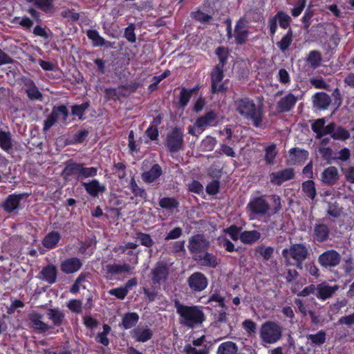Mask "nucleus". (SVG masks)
Instances as JSON below:
<instances>
[{
  "instance_id": "nucleus-47",
  "label": "nucleus",
  "mask_w": 354,
  "mask_h": 354,
  "mask_svg": "<svg viewBox=\"0 0 354 354\" xmlns=\"http://www.w3.org/2000/svg\"><path fill=\"white\" fill-rule=\"evenodd\" d=\"M277 154L276 145H272L266 148L265 160L269 165H273L274 158Z\"/></svg>"
},
{
  "instance_id": "nucleus-1",
  "label": "nucleus",
  "mask_w": 354,
  "mask_h": 354,
  "mask_svg": "<svg viewBox=\"0 0 354 354\" xmlns=\"http://www.w3.org/2000/svg\"><path fill=\"white\" fill-rule=\"evenodd\" d=\"M174 307L179 315V323L187 328H194L205 321V314L201 306H186L175 300Z\"/></svg>"
},
{
  "instance_id": "nucleus-16",
  "label": "nucleus",
  "mask_w": 354,
  "mask_h": 354,
  "mask_svg": "<svg viewBox=\"0 0 354 354\" xmlns=\"http://www.w3.org/2000/svg\"><path fill=\"white\" fill-rule=\"evenodd\" d=\"M297 100V97L292 93H288L281 97L277 104L278 111L281 113L290 111L295 106Z\"/></svg>"
},
{
  "instance_id": "nucleus-34",
  "label": "nucleus",
  "mask_w": 354,
  "mask_h": 354,
  "mask_svg": "<svg viewBox=\"0 0 354 354\" xmlns=\"http://www.w3.org/2000/svg\"><path fill=\"white\" fill-rule=\"evenodd\" d=\"M60 239V234L57 232L48 233L44 239L42 243L44 247L51 249L55 248Z\"/></svg>"
},
{
  "instance_id": "nucleus-48",
  "label": "nucleus",
  "mask_w": 354,
  "mask_h": 354,
  "mask_svg": "<svg viewBox=\"0 0 354 354\" xmlns=\"http://www.w3.org/2000/svg\"><path fill=\"white\" fill-rule=\"evenodd\" d=\"M130 188L135 196H139L143 199H146L147 194L143 188L140 187L133 178L130 182Z\"/></svg>"
},
{
  "instance_id": "nucleus-38",
  "label": "nucleus",
  "mask_w": 354,
  "mask_h": 354,
  "mask_svg": "<svg viewBox=\"0 0 354 354\" xmlns=\"http://www.w3.org/2000/svg\"><path fill=\"white\" fill-rule=\"evenodd\" d=\"M159 205L163 209L172 212L178 207L179 203L174 198L164 197L159 200Z\"/></svg>"
},
{
  "instance_id": "nucleus-17",
  "label": "nucleus",
  "mask_w": 354,
  "mask_h": 354,
  "mask_svg": "<svg viewBox=\"0 0 354 354\" xmlns=\"http://www.w3.org/2000/svg\"><path fill=\"white\" fill-rule=\"evenodd\" d=\"M82 266L80 260L77 257L67 259L62 262L61 270L66 274H71L79 270Z\"/></svg>"
},
{
  "instance_id": "nucleus-37",
  "label": "nucleus",
  "mask_w": 354,
  "mask_h": 354,
  "mask_svg": "<svg viewBox=\"0 0 354 354\" xmlns=\"http://www.w3.org/2000/svg\"><path fill=\"white\" fill-rule=\"evenodd\" d=\"M87 36L93 41L95 46H102L104 45H106L109 47L111 46V42L106 41L95 30H88L87 32Z\"/></svg>"
},
{
  "instance_id": "nucleus-54",
  "label": "nucleus",
  "mask_w": 354,
  "mask_h": 354,
  "mask_svg": "<svg viewBox=\"0 0 354 354\" xmlns=\"http://www.w3.org/2000/svg\"><path fill=\"white\" fill-rule=\"evenodd\" d=\"M216 144V140L214 138L207 136L201 143V148L205 151H212Z\"/></svg>"
},
{
  "instance_id": "nucleus-32",
  "label": "nucleus",
  "mask_w": 354,
  "mask_h": 354,
  "mask_svg": "<svg viewBox=\"0 0 354 354\" xmlns=\"http://www.w3.org/2000/svg\"><path fill=\"white\" fill-rule=\"evenodd\" d=\"M261 237V233L257 230L244 231L240 234L239 239L245 244H252Z\"/></svg>"
},
{
  "instance_id": "nucleus-60",
  "label": "nucleus",
  "mask_w": 354,
  "mask_h": 354,
  "mask_svg": "<svg viewBox=\"0 0 354 354\" xmlns=\"http://www.w3.org/2000/svg\"><path fill=\"white\" fill-rule=\"evenodd\" d=\"M67 306L72 312L80 313L82 312V302L78 299H73L68 302Z\"/></svg>"
},
{
  "instance_id": "nucleus-63",
  "label": "nucleus",
  "mask_w": 354,
  "mask_h": 354,
  "mask_svg": "<svg viewBox=\"0 0 354 354\" xmlns=\"http://www.w3.org/2000/svg\"><path fill=\"white\" fill-rule=\"evenodd\" d=\"M342 171L343 172L346 180L352 184H354V167L349 166L348 168H342Z\"/></svg>"
},
{
  "instance_id": "nucleus-36",
  "label": "nucleus",
  "mask_w": 354,
  "mask_h": 354,
  "mask_svg": "<svg viewBox=\"0 0 354 354\" xmlns=\"http://www.w3.org/2000/svg\"><path fill=\"white\" fill-rule=\"evenodd\" d=\"M0 147L6 151H9L12 147L11 133L9 131L0 130Z\"/></svg>"
},
{
  "instance_id": "nucleus-41",
  "label": "nucleus",
  "mask_w": 354,
  "mask_h": 354,
  "mask_svg": "<svg viewBox=\"0 0 354 354\" xmlns=\"http://www.w3.org/2000/svg\"><path fill=\"white\" fill-rule=\"evenodd\" d=\"M236 351L237 346L235 343L226 342L218 346L217 354H235Z\"/></svg>"
},
{
  "instance_id": "nucleus-12",
  "label": "nucleus",
  "mask_w": 354,
  "mask_h": 354,
  "mask_svg": "<svg viewBox=\"0 0 354 354\" xmlns=\"http://www.w3.org/2000/svg\"><path fill=\"white\" fill-rule=\"evenodd\" d=\"M295 178V170L293 168H286L283 170L272 172L270 175V181L275 185H281L287 180Z\"/></svg>"
},
{
  "instance_id": "nucleus-51",
  "label": "nucleus",
  "mask_w": 354,
  "mask_h": 354,
  "mask_svg": "<svg viewBox=\"0 0 354 354\" xmlns=\"http://www.w3.org/2000/svg\"><path fill=\"white\" fill-rule=\"evenodd\" d=\"M137 239L140 241L142 245L147 248H151L154 245V241L149 234L141 232H138Z\"/></svg>"
},
{
  "instance_id": "nucleus-22",
  "label": "nucleus",
  "mask_w": 354,
  "mask_h": 354,
  "mask_svg": "<svg viewBox=\"0 0 354 354\" xmlns=\"http://www.w3.org/2000/svg\"><path fill=\"white\" fill-rule=\"evenodd\" d=\"M43 315L33 313L29 316L32 326L39 333H45L51 328V326L42 321Z\"/></svg>"
},
{
  "instance_id": "nucleus-57",
  "label": "nucleus",
  "mask_w": 354,
  "mask_h": 354,
  "mask_svg": "<svg viewBox=\"0 0 354 354\" xmlns=\"http://www.w3.org/2000/svg\"><path fill=\"white\" fill-rule=\"evenodd\" d=\"M88 106V103H83L80 105H75L72 106V114L78 116V118L81 119Z\"/></svg>"
},
{
  "instance_id": "nucleus-23",
  "label": "nucleus",
  "mask_w": 354,
  "mask_h": 354,
  "mask_svg": "<svg viewBox=\"0 0 354 354\" xmlns=\"http://www.w3.org/2000/svg\"><path fill=\"white\" fill-rule=\"evenodd\" d=\"M308 156V152L304 149L293 148L290 150V159L288 161L290 165L301 164Z\"/></svg>"
},
{
  "instance_id": "nucleus-15",
  "label": "nucleus",
  "mask_w": 354,
  "mask_h": 354,
  "mask_svg": "<svg viewBox=\"0 0 354 354\" xmlns=\"http://www.w3.org/2000/svg\"><path fill=\"white\" fill-rule=\"evenodd\" d=\"M339 178V171L337 167L330 166L326 168L321 174V180L327 185H334Z\"/></svg>"
},
{
  "instance_id": "nucleus-61",
  "label": "nucleus",
  "mask_w": 354,
  "mask_h": 354,
  "mask_svg": "<svg viewBox=\"0 0 354 354\" xmlns=\"http://www.w3.org/2000/svg\"><path fill=\"white\" fill-rule=\"evenodd\" d=\"M351 151L348 148H344L337 152V156L333 158L334 160H339L342 161H347L350 159Z\"/></svg>"
},
{
  "instance_id": "nucleus-2",
  "label": "nucleus",
  "mask_w": 354,
  "mask_h": 354,
  "mask_svg": "<svg viewBox=\"0 0 354 354\" xmlns=\"http://www.w3.org/2000/svg\"><path fill=\"white\" fill-rule=\"evenodd\" d=\"M234 107L241 116L248 120H251L256 127L261 125L263 111L253 100L247 97L238 98L234 101Z\"/></svg>"
},
{
  "instance_id": "nucleus-18",
  "label": "nucleus",
  "mask_w": 354,
  "mask_h": 354,
  "mask_svg": "<svg viewBox=\"0 0 354 354\" xmlns=\"http://www.w3.org/2000/svg\"><path fill=\"white\" fill-rule=\"evenodd\" d=\"M76 175L77 178H82V164L68 162L65 166L62 176L64 179H68L69 176Z\"/></svg>"
},
{
  "instance_id": "nucleus-27",
  "label": "nucleus",
  "mask_w": 354,
  "mask_h": 354,
  "mask_svg": "<svg viewBox=\"0 0 354 354\" xmlns=\"http://www.w3.org/2000/svg\"><path fill=\"white\" fill-rule=\"evenodd\" d=\"M48 318L52 321L55 326H61L65 318V314L59 308H49L46 310Z\"/></svg>"
},
{
  "instance_id": "nucleus-29",
  "label": "nucleus",
  "mask_w": 354,
  "mask_h": 354,
  "mask_svg": "<svg viewBox=\"0 0 354 354\" xmlns=\"http://www.w3.org/2000/svg\"><path fill=\"white\" fill-rule=\"evenodd\" d=\"M24 198V194L10 195L3 204L4 209L8 212H12L19 207L21 200Z\"/></svg>"
},
{
  "instance_id": "nucleus-62",
  "label": "nucleus",
  "mask_w": 354,
  "mask_h": 354,
  "mask_svg": "<svg viewBox=\"0 0 354 354\" xmlns=\"http://www.w3.org/2000/svg\"><path fill=\"white\" fill-rule=\"evenodd\" d=\"M183 234V230L180 227H176L171 230L165 237V241L178 239Z\"/></svg>"
},
{
  "instance_id": "nucleus-64",
  "label": "nucleus",
  "mask_w": 354,
  "mask_h": 354,
  "mask_svg": "<svg viewBox=\"0 0 354 354\" xmlns=\"http://www.w3.org/2000/svg\"><path fill=\"white\" fill-rule=\"evenodd\" d=\"M306 0H298L295 8L291 10L292 15L295 17H298L306 6Z\"/></svg>"
},
{
  "instance_id": "nucleus-42",
  "label": "nucleus",
  "mask_w": 354,
  "mask_h": 354,
  "mask_svg": "<svg viewBox=\"0 0 354 354\" xmlns=\"http://www.w3.org/2000/svg\"><path fill=\"white\" fill-rule=\"evenodd\" d=\"M350 138V133L348 130L341 126L334 127V131L332 134V138L335 140H346Z\"/></svg>"
},
{
  "instance_id": "nucleus-44",
  "label": "nucleus",
  "mask_w": 354,
  "mask_h": 354,
  "mask_svg": "<svg viewBox=\"0 0 354 354\" xmlns=\"http://www.w3.org/2000/svg\"><path fill=\"white\" fill-rule=\"evenodd\" d=\"M292 41V31L291 29H290L286 33V35L282 37L281 41L277 43V45L281 51H285L291 44Z\"/></svg>"
},
{
  "instance_id": "nucleus-26",
  "label": "nucleus",
  "mask_w": 354,
  "mask_h": 354,
  "mask_svg": "<svg viewBox=\"0 0 354 354\" xmlns=\"http://www.w3.org/2000/svg\"><path fill=\"white\" fill-rule=\"evenodd\" d=\"M162 174L160 166L155 164L150 170L142 174V180L147 183H151L156 180Z\"/></svg>"
},
{
  "instance_id": "nucleus-43",
  "label": "nucleus",
  "mask_w": 354,
  "mask_h": 354,
  "mask_svg": "<svg viewBox=\"0 0 354 354\" xmlns=\"http://www.w3.org/2000/svg\"><path fill=\"white\" fill-rule=\"evenodd\" d=\"M125 90L126 87L124 86H119L116 88H109L105 89V94L108 98L116 99L119 98L120 96L125 95Z\"/></svg>"
},
{
  "instance_id": "nucleus-35",
  "label": "nucleus",
  "mask_w": 354,
  "mask_h": 354,
  "mask_svg": "<svg viewBox=\"0 0 354 354\" xmlns=\"http://www.w3.org/2000/svg\"><path fill=\"white\" fill-rule=\"evenodd\" d=\"M106 268L107 272L111 274H118L122 272H130L133 268L127 263L123 265L109 264Z\"/></svg>"
},
{
  "instance_id": "nucleus-50",
  "label": "nucleus",
  "mask_w": 354,
  "mask_h": 354,
  "mask_svg": "<svg viewBox=\"0 0 354 354\" xmlns=\"http://www.w3.org/2000/svg\"><path fill=\"white\" fill-rule=\"evenodd\" d=\"M52 111L56 112V119L57 121L62 120L63 122H66L68 116V111L66 106L62 105L59 106H55L53 107Z\"/></svg>"
},
{
  "instance_id": "nucleus-10",
  "label": "nucleus",
  "mask_w": 354,
  "mask_h": 354,
  "mask_svg": "<svg viewBox=\"0 0 354 354\" xmlns=\"http://www.w3.org/2000/svg\"><path fill=\"white\" fill-rule=\"evenodd\" d=\"M19 81L30 100H41L43 95L32 80L28 77L23 76Z\"/></svg>"
},
{
  "instance_id": "nucleus-7",
  "label": "nucleus",
  "mask_w": 354,
  "mask_h": 354,
  "mask_svg": "<svg viewBox=\"0 0 354 354\" xmlns=\"http://www.w3.org/2000/svg\"><path fill=\"white\" fill-rule=\"evenodd\" d=\"M247 209L251 214L264 216L268 212L270 205L263 196L254 197L248 203Z\"/></svg>"
},
{
  "instance_id": "nucleus-13",
  "label": "nucleus",
  "mask_w": 354,
  "mask_h": 354,
  "mask_svg": "<svg viewBox=\"0 0 354 354\" xmlns=\"http://www.w3.org/2000/svg\"><path fill=\"white\" fill-rule=\"evenodd\" d=\"M187 281L189 288L196 292L203 290L207 286V279L206 277L199 272L193 273L188 278Z\"/></svg>"
},
{
  "instance_id": "nucleus-40",
  "label": "nucleus",
  "mask_w": 354,
  "mask_h": 354,
  "mask_svg": "<svg viewBox=\"0 0 354 354\" xmlns=\"http://www.w3.org/2000/svg\"><path fill=\"white\" fill-rule=\"evenodd\" d=\"M326 336V334L325 331L319 330L316 334L308 335L306 338L308 341H310L311 345L320 346L325 342Z\"/></svg>"
},
{
  "instance_id": "nucleus-28",
  "label": "nucleus",
  "mask_w": 354,
  "mask_h": 354,
  "mask_svg": "<svg viewBox=\"0 0 354 354\" xmlns=\"http://www.w3.org/2000/svg\"><path fill=\"white\" fill-rule=\"evenodd\" d=\"M57 270L56 266L49 264L43 268L40 272L41 278L49 283H53L56 281Z\"/></svg>"
},
{
  "instance_id": "nucleus-11",
  "label": "nucleus",
  "mask_w": 354,
  "mask_h": 354,
  "mask_svg": "<svg viewBox=\"0 0 354 354\" xmlns=\"http://www.w3.org/2000/svg\"><path fill=\"white\" fill-rule=\"evenodd\" d=\"M193 259L199 265L209 268H216L221 263L220 259L216 255L207 251L200 255L193 257Z\"/></svg>"
},
{
  "instance_id": "nucleus-21",
  "label": "nucleus",
  "mask_w": 354,
  "mask_h": 354,
  "mask_svg": "<svg viewBox=\"0 0 354 354\" xmlns=\"http://www.w3.org/2000/svg\"><path fill=\"white\" fill-rule=\"evenodd\" d=\"M339 289V286L335 285L330 286L326 283L318 284L316 287V296L321 299H326L335 293Z\"/></svg>"
},
{
  "instance_id": "nucleus-56",
  "label": "nucleus",
  "mask_w": 354,
  "mask_h": 354,
  "mask_svg": "<svg viewBox=\"0 0 354 354\" xmlns=\"http://www.w3.org/2000/svg\"><path fill=\"white\" fill-rule=\"evenodd\" d=\"M216 54L217 55L219 59V63L218 64H222V66L223 67L225 64L226 63L228 56L227 49L223 46L218 47L216 50Z\"/></svg>"
},
{
  "instance_id": "nucleus-4",
  "label": "nucleus",
  "mask_w": 354,
  "mask_h": 354,
  "mask_svg": "<svg viewBox=\"0 0 354 354\" xmlns=\"http://www.w3.org/2000/svg\"><path fill=\"white\" fill-rule=\"evenodd\" d=\"M260 337L263 344H274L282 336L281 327L272 322H266L260 328Z\"/></svg>"
},
{
  "instance_id": "nucleus-24",
  "label": "nucleus",
  "mask_w": 354,
  "mask_h": 354,
  "mask_svg": "<svg viewBox=\"0 0 354 354\" xmlns=\"http://www.w3.org/2000/svg\"><path fill=\"white\" fill-rule=\"evenodd\" d=\"M55 0H26L28 3H31L46 14L52 15L55 12Z\"/></svg>"
},
{
  "instance_id": "nucleus-59",
  "label": "nucleus",
  "mask_w": 354,
  "mask_h": 354,
  "mask_svg": "<svg viewBox=\"0 0 354 354\" xmlns=\"http://www.w3.org/2000/svg\"><path fill=\"white\" fill-rule=\"evenodd\" d=\"M219 187V181L214 180L207 185L206 192L209 195H215L218 192Z\"/></svg>"
},
{
  "instance_id": "nucleus-53",
  "label": "nucleus",
  "mask_w": 354,
  "mask_h": 354,
  "mask_svg": "<svg viewBox=\"0 0 354 354\" xmlns=\"http://www.w3.org/2000/svg\"><path fill=\"white\" fill-rule=\"evenodd\" d=\"M274 17H277V21H279V24L281 28L286 29L289 26L291 19L286 13L278 12Z\"/></svg>"
},
{
  "instance_id": "nucleus-58",
  "label": "nucleus",
  "mask_w": 354,
  "mask_h": 354,
  "mask_svg": "<svg viewBox=\"0 0 354 354\" xmlns=\"http://www.w3.org/2000/svg\"><path fill=\"white\" fill-rule=\"evenodd\" d=\"M56 112L52 111L50 115L47 117V118L44 120V131H48L50 127H52L57 120L56 119Z\"/></svg>"
},
{
  "instance_id": "nucleus-31",
  "label": "nucleus",
  "mask_w": 354,
  "mask_h": 354,
  "mask_svg": "<svg viewBox=\"0 0 354 354\" xmlns=\"http://www.w3.org/2000/svg\"><path fill=\"white\" fill-rule=\"evenodd\" d=\"M216 118V113L213 111H210L204 115L199 117L196 120L195 124L198 128L203 129L205 127L212 125Z\"/></svg>"
},
{
  "instance_id": "nucleus-5",
  "label": "nucleus",
  "mask_w": 354,
  "mask_h": 354,
  "mask_svg": "<svg viewBox=\"0 0 354 354\" xmlns=\"http://www.w3.org/2000/svg\"><path fill=\"white\" fill-rule=\"evenodd\" d=\"M187 247L193 257L207 251L209 248V241L203 234H198L189 239Z\"/></svg>"
},
{
  "instance_id": "nucleus-46",
  "label": "nucleus",
  "mask_w": 354,
  "mask_h": 354,
  "mask_svg": "<svg viewBox=\"0 0 354 354\" xmlns=\"http://www.w3.org/2000/svg\"><path fill=\"white\" fill-rule=\"evenodd\" d=\"M256 252L259 253L264 260L268 261L269 260L274 252V248L269 246V247H265L264 245H259L255 249Z\"/></svg>"
},
{
  "instance_id": "nucleus-52",
  "label": "nucleus",
  "mask_w": 354,
  "mask_h": 354,
  "mask_svg": "<svg viewBox=\"0 0 354 354\" xmlns=\"http://www.w3.org/2000/svg\"><path fill=\"white\" fill-rule=\"evenodd\" d=\"M223 77V67L222 64H217L212 72L211 82H222Z\"/></svg>"
},
{
  "instance_id": "nucleus-9",
  "label": "nucleus",
  "mask_w": 354,
  "mask_h": 354,
  "mask_svg": "<svg viewBox=\"0 0 354 354\" xmlns=\"http://www.w3.org/2000/svg\"><path fill=\"white\" fill-rule=\"evenodd\" d=\"M341 255L335 250H329L318 257L319 263L324 268H333L338 266L341 261Z\"/></svg>"
},
{
  "instance_id": "nucleus-55",
  "label": "nucleus",
  "mask_w": 354,
  "mask_h": 354,
  "mask_svg": "<svg viewBox=\"0 0 354 354\" xmlns=\"http://www.w3.org/2000/svg\"><path fill=\"white\" fill-rule=\"evenodd\" d=\"M192 92H193L192 90H187L185 88H182V90L180 91V100H179V104L182 107H185L187 105V104L190 100Z\"/></svg>"
},
{
  "instance_id": "nucleus-33",
  "label": "nucleus",
  "mask_w": 354,
  "mask_h": 354,
  "mask_svg": "<svg viewBox=\"0 0 354 354\" xmlns=\"http://www.w3.org/2000/svg\"><path fill=\"white\" fill-rule=\"evenodd\" d=\"M139 320V316L136 313H127L123 316L122 326L124 329H129L135 326Z\"/></svg>"
},
{
  "instance_id": "nucleus-20",
  "label": "nucleus",
  "mask_w": 354,
  "mask_h": 354,
  "mask_svg": "<svg viewBox=\"0 0 354 354\" xmlns=\"http://www.w3.org/2000/svg\"><path fill=\"white\" fill-rule=\"evenodd\" d=\"M82 185L84 187L86 192L93 197L97 196L99 193H102L106 190L105 186L101 185L95 179L88 183L82 182Z\"/></svg>"
},
{
  "instance_id": "nucleus-14",
  "label": "nucleus",
  "mask_w": 354,
  "mask_h": 354,
  "mask_svg": "<svg viewBox=\"0 0 354 354\" xmlns=\"http://www.w3.org/2000/svg\"><path fill=\"white\" fill-rule=\"evenodd\" d=\"M330 234V230L326 224L320 221L315 224L313 236L316 241L319 243L325 242L329 239Z\"/></svg>"
},
{
  "instance_id": "nucleus-19",
  "label": "nucleus",
  "mask_w": 354,
  "mask_h": 354,
  "mask_svg": "<svg viewBox=\"0 0 354 354\" xmlns=\"http://www.w3.org/2000/svg\"><path fill=\"white\" fill-rule=\"evenodd\" d=\"M131 336L136 341L145 342L153 336V331L147 326H138L131 331Z\"/></svg>"
},
{
  "instance_id": "nucleus-8",
  "label": "nucleus",
  "mask_w": 354,
  "mask_h": 354,
  "mask_svg": "<svg viewBox=\"0 0 354 354\" xmlns=\"http://www.w3.org/2000/svg\"><path fill=\"white\" fill-rule=\"evenodd\" d=\"M169 266L164 261H158L151 270V280L154 284L165 282L169 277Z\"/></svg>"
},
{
  "instance_id": "nucleus-30",
  "label": "nucleus",
  "mask_w": 354,
  "mask_h": 354,
  "mask_svg": "<svg viewBox=\"0 0 354 354\" xmlns=\"http://www.w3.org/2000/svg\"><path fill=\"white\" fill-rule=\"evenodd\" d=\"M248 35L246 29L245 21L243 19L239 20L235 27V38L238 44H243L245 42Z\"/></svg>"
},
{
  "instance_id": "nucleus-49",
  "label": "nucleus",
  "mask_w": 354,
  "mask_h": 354,
  "mask_svg": "<svg viewBox=\"0 0 354 354\" xmlns=\"http://www.w3.org/2000/svg\"><path fill=\"white\" fill-rule=\"evenodd\" d=\"M326 123L325 118H319L315 120L311 124L312 130L316 133L317 138H322V131Z\"/></svg>"
},
{
  "instance_id": "nucleus-45",
  "label": "nucleus",
  "mask_w": 354,
  "mask_h": 354,
  "mask_svg": "<svg viewBox=\"0 0 354 354\" xmlns=\"http://www.w3.org/2000/svg\"><path fill=\"white\" fill-rule=\"evenodd\" d=\"M302 190L307 196L313 199L316 196L315 183L313 180H307L302 184Z\"/></svg>"
},
{
  "instance_id": "nucleus-6",
  "label": "nucleus",
  "mask_w": 354,
  "mask_h": 354,
  "mask_svg": "<svg viewBox=\"0 0 354 354\" xmlns=\"http://www.w3.org/2000/svg\"><path fill=\"white\" fill-rule=\"evenodd\" d=\"M183 133L180 128L174 127L166 138L165 145L171 153H176L183 149Z\"/></svg>"
},
{
  "instance_id": "nucleus-39",
  "label": "nucleus",
  "mask_w": 354,
  "mask_h": 354,
  "mask_svg": "<svg viewBox=\"0 0 354 354\" xmlns=\"http://www.w3.org/2000/svg\"><path fill=\"white\" fill-rule=\"evenodd\" d=\"M322 54L317 50H312L309 53L306 62L313 68H317L319 66L322 62Z\"/></svg>"
},
{
  "instance_id": "nucleus-3",
  "label": "nucleus",
  "mask_w": 354,
  "mask_h": 354,
  "mask_svg": "<svg viewBox=\"0 0 354 354\" xmlns=\"http://www.w3.org/2000/svg\"><path fill=\"white\" fill-rule=\"evenodd\" d=\"M281 255L286 266H295L302 270L303 263L310 256V252L305 244L293 243L289 248L283 249Z\"/></svg>"
},
{
  "instance_id": "nucleus-25",
  "label": "nucleus",
  "mask_w": 354,
  "mask_h": 354,
  "mask_svg": "<svg viewBox=\"0 0 354 354\" xmlns=\"http://www.w3.org/2000/svg\"><path fill=\"white\" fill-rule=\"evenodd\" d=\"M315 107L318 109H326L331 103L330 97L325 93H317L313 97Z\"/></svg>"
}]
</instances>
